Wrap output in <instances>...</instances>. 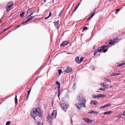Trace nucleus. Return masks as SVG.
<instances>
[{"instance_id":"f257e3e1","label":"nucleus","mask_w":125,"mask_h":125,"mask_svg":"<svg viewBox=\"0 0 125 125\" xmlns=\"http://www.w3.org/2000/svg\"><path fill=\"white\" fill-rule=\"evenodd\" d=\"M77 100H78L79 101H80L82 102V103H79L78 104H75L76 107L78 110L81 111L82 110L81 108V106L84 108H85L86 107L85 104L86 103V100L85 97L82 95H80L77 97Z\"/></svg>"},{"instance_id":"f03ea898","label":"nucleus","mask_w":125,"mask_h":125,"mask_svg":"<svg viewBox=\"0 0 125 125\" xmlns=\"http://www.w3.org/2000/svg\"><path fill=\"white\" fill-rule=\"evenodd\" d=\"M31 116L34 119L36 120L35 118V117L38 116L40 117L42 115V113L41 110L39 108H34L31 111Z\"/></svg>"},{"instance_id":"7ed1b4c3","label":"nucleus","mask_w":125,"mask_h":125,"mask_svg":"<svg viewBox=\"0 0 125 125\" xmlns=\"http://www.w3.org/2000/svg\"><path fill=\"white\" fill-rule=\"evenodd\" d=\"M57 111L56 110H53L52 114L51 115L48 114L47 116V120L49 123L50 125H52V121L54 118H55L57 115Z\"/></svg>"},{"instance_id":"20e7f679","label":"nucleus","mask_w":125,"mask_h":125,"mask_svg":"<svg viewBox=\"0 0 125 125\" xmlns=\"http://www.w3.org/2000/svg\"><path fill=\"white\" fill-rule=\"evenodd\" d=\"M13 4V2L12 1H11L8 2L7 4L8 6L5 7L7 11H9L10 10V8L12 7Z\"/></svg>"},{"instance_id":"39448f33","label":"nucleus","mask_w":125,"mask_h":125,"mask_svg":"<svg viewBox=\"0 0 125 125\" xmlns=\"http://www.w3.org/2000/svg\"><path fill=\"white\" fill-rule=\"evenodd\" d=\"M61 106L62 109L65 111L66 112V110L68 107V105L66 104L65 103H62L61 104Z\"/></svg>"},{"instance_id":"423d86ee","label":"nucleus","mask_w":125,"mask_h":125,"mask_svg":"<svg viewBox=\"0 0 125 125\" xmlns=\"http://www.w3.org/2000/svg\"><path fill=\"white\" fill-rule=\"evenodd\" d=\"M72 71V68L69 66H67V69L64 70V72L67 73H68L71 72Z\"/></svg>"},{"instance_id":"0eeeda50","label":"nucleus","mask_w":125,"mask_h":125,"mask_svg":"<svg viewBox=\"0 0 125 125\" xmlns=\"http://www.w3.org/2000/svg\"><path fill=\"white\" fill-rule=\"evenodd\" d=\"M56 84L58 85V97L59 98V96L60 94V83L59 82L57 81L56 82Z\"/></svg>"},{"instance_id":"6e6552de","label":"nucleus","mask_w":125,"mask_h":125,"mask_svg":"<svg viewBox=\"0 0 125 125\" xmlns=\"http://www.w3.org/2000/svg\"><path fill=\"white\" fill-rule=\"evenodd\" d=\"M83 119L86 122L89 123H92V122L93 121L92 120H90V119L87 118H83Z\"/></svg>"},{"instance_id":"1a4fd4ad","label":"nucleus","mask_w":125,"mask_h":125,"mask_svg":"<svg viewBox=\"0 0 125 125\" xmlns=\"http://www.w3.org/2000/svg\"><path fill=\"white\" fill-rule=\"evenodd\" d=\"M69 43V41H65L63 42L60 45V46H65V45H67Z\"/></svg>"},{"instance_id":"9d476101","label":"nucleus","mask_w":125,"mask_h":125,"mask_svg":"<svg viewBox=\"0 0 125 125\" xmlns=\"http://www.w3.org/2000/svg\"><path fill=\"white\" fill-rule=\"evenodd\" d=\"M118 38H117L116 39H115L113 40H111L110 42L108 44H112L114 42H116L118 40Z\"/></svg>"},{"instance_id":"9b49d317","label":"nucleus","mask_w":125,"mask_h":125,"mask_svg":"<svg viewBox=\"0 0 125 125\" xmlns=\"http://www.w3.org/2000/svg\"><path fill=\"white\" fill-rule=\"evenodd\" d=\"M35 17V16H31L30 17L28 18L27 19V20H26V21H25V22L23 23L22 24H24L25 23H26V22H27L33 19Z\"/></svg>"},{"instance_id":"f8f14e48","label":"nucleus","mask_w":125,"mask_h":125,"mask_svg":"<svg viewBox=\"0 0 125 125\" xmlns=\"http://www.w3.org/2000/svg\"><path fill=\"white\" fill-rule=\"evenodd\" d=\"M95 12V10H94L93 11H92V15L90 17H89L88 18V19L87 21H88L89 19H91V18H92V17H93V16L94 15Z\"/></svg>"},{"instance_id":"ddd939ff","label":"nucleus","mask_w":125,"mask_h":125,"mask_svg":"<svg viewBox=\"0 0 125 125\" xmlns=\"http://www.w3.org/2000/svg\"><path fill=\"white\" fill-rule=\"evenodd\" d=\"M98 95L99 98H104L105 97V95H104L102 94H98Z\"/></svg>"},{"instance_id":"4468645a","label":"nucleus","mask_w":125,"mask_h":125,"mask_svg":"<svg viewBox=\"0 0 125 125\" xmlns=\"http://www.w3.org/2000/svg\"><path fill=\"white\" fill-rule=\"evenodd\" d=\"M91 103L93 104L94 105H97L98 104L97 101L92 100L91 101Z\"/></svg>"},{"instance_id":"2eb2a0df","label":"nucleus","mask_w":125,"mask_h":125,"mask_svg":"<svg viewBox=\"0 0 125 125\" xmlns=\"http://www.w3.org/2000/svg\"><path fill=\"white\" fill-rule=\"evenodd\" d=\"M103 46L102 45L101 47H99L98 49L97 50L98 52H101L102 50H103V49H104Z\"/></svg>"},{"instance_id":"dca6fc26","label":"nucleus","mask_w":125,"mask_h":125,"mask_svg":"<svg viewBox=\"0 0 125 125\" xmlns=\"http://www.w3.org/2000/svg\"><path fill=\"white\" fill-rule=\"evenodd\" d=\"M112 112V111H107V112H105L104 113V115H106V114H109L110 113H111Z\"/></svg>"},{"instance_id":"f3484780","label":"nucleus","mask_w":125,"mask_h":125,"mask_svg":"<svg viewBox=\"0 0 125 125\" xmlns=\"http://www.w3.org/2000/svg\"><path fill=\"white\" fill-rule=\"evenodd\" d=\"M75 61L77 63H79V57L78 56L76 57L75 58Z\"/></svg>"},{"instance_id":"a211bd4d","label":"nucleus","mask_w":125,"mask_h":125,"mask_svg":"<svg viewBox=\"0 0 125 125\" xmlns=\"http://www.w3.org/2000/svg\"><path fill=\"white\" fill-rule=\"evenodd\" d=\"M125 114H122L120 115H117V117H118L119 116L120 118H123V116H125Z\"/></svg>"},{"instance_id":"6ab92c4d","label":"nucleus","mask_w":125,"mask_h":125,"mask_svg":"<svg viewBox=\"0 0 125 125\" xmlns=\"http://www.w3.org/2000/svg\"><path fill=\"white\" fill-rule=\"evenodd\" d=\"M15 100V104H17V95L16 94L15 95V97L14 99Z\"/></svg>"},{"instance_id":"aec40b11","label":"nucleus","mask_w":125,"mask_h":125,"mask_svg":"<svg viewBox=\"0 0 125 125\" xmlns=\"http://www.w3.org/2000/svg\"><path fill=\"white\" fill-rule=\"evenodd\" d=\"M25 13V11H23L22 13H21L20 15V17H23L24 16Z\"/></svg>"},{"instance_id":"412c9836","label":"nucleus","mask_w":125,"mask_h":125,"mask_svg":"<svg viewBox=\"0 0 125 125\" xmlns=\"http://www.w3.org/2000/svg\"><path fill=\"white\" fill-rule=\"evenodd\" d=\"M101 85L103 87H104L105 88H107V85L105 84L104 83H101Z\"/></svg>"},{"instance_id":"4be33fe9","label":"nucleus","mask_w":125,"mask_h":125,"mask_svg":"<svg viewBox=\"0 0 125 125\" xmlns=\"http://www.w3.org/2000/svg\"><path fill=\"white\" fill-rule=\"evenodd\" d=\"M59 21L58 20L57 22H53V23H54V25L55 27H56L59 24Z\"/></svg>"},{"instance_id":"5701e85b","label":"nucleus","mask_w":125,"mask_h":125,"mask_svg":"<svg viewBox=\"0 0 125 125\" xmlns=\"http://www.w3.org/2000/svg\"><path fill=\"white\" fill-rule=\"evenodd\" d=\"M32 8H31L28 9L27 11V13H29L31 12V11L32 10Z\"/></svg>"},{"instance_id":"b1692460","label":"nucleus","mask_w":125,"mask_h":125,"mask_svg":"<svg viewBox=\"0 0 125 125\" xmlns=\"http://www.w3.org/2000/svg\"><path fill=\"white\" fill-rule=\"evenodd\" d=\"M93 98H99L98 95V94H97V95H93Z\"/></svg>"},{"instance_id":"393cba45","label":"nucleus","mask_w":125,"mask_h":125,"mask_svg":"<svg viewBox=\"0 0 125 125\" xmlns=\"http://www.w3.org/2000/svg\"><path fill=\"white\" fill-rule=\"evenodd\" d=\"M83 57H82L80 58V59L79 60V63H81L83 60Z\"/></svg>"},{"instance_id":"a878e982","label":"nucleus","mask_w":125,"mask_h":125,"mask_svg":"<svg viewBox=\"0 0 125 125\" xmlns=\"http://www.w3.org/2000/svg\"><path fill=\"white\" fill-rule=\"evenodd\" d=\"M95 111L93 110H91L89 112H88V113L94 114H95Z\"/></svg>"},{"instance_id":"bb28decb","label":"nucleus","mask_w":125,"mask_h":125,"mask_svg":"<svg viewBox=\"0 0 125 125\" xmlns=\"http://www.w3.org/2000/svg\"><path fill=\"white\" fill-rule=\"evenodd\" d=\"M110 104H106L104 106H103V108H105L107 107L108 106H109L110 105Z\"/></svg>"},{"instance_id":"cd10ccee","label":"nucleus","mask_w":125,"mask_h":125,"mask_svg":"<svg viewBox=\"0 0 125 125\" xmlns=\"http://www.w3.org/2000/svg\"><path fill=\"white\" fill-rule=\"evenodd\" d=\"M108 82H111V80H110L107 78L105 77L104 78Z\"/></svg>"},{"instance_id":"c85d7f7f","label":"nucleus","mask_w":125,"mask_h":125,"mask_svg":"<svg viewBox=\"0 0 125 125\" xmlns=\"http://www.w3.org/2000/svg\"><path fill=\"white\" fill-rule=\"evenodd\" d=\"M58 71L59 72V75L62 73V71L61 69H59L58 70Z\"/></svg>"},{"instance_id":"c756f323","label":"nucleus","mask_w":125,"mask_h":125,"mask_svg":"<svg viewBox=\"0 0 125 125\" xmlns=\"http://www.w3.org/2000/svg\"><path fill=\"white\" fill-rule=\"evenodd\" d=\"M118 75V73H112L111 75L112 76H115Z\"/></svg>"},{"instance_id":"7c9ffc66","label":"nucleus","mask_w":125,"mask_h":125,"mask_svg":"<svg viewBox=\"0 0 125 125\" xmlns=\"http://www.w3.org/2000/svg\"><path fill=\"white\" fill-rule=\"evenodd\" d=\"M11 122L10 121H8L6 122V125H9L10 124Z\"/></svg>"},{"instance_id":"2f4dec72","label":"nucleus","mask_w":125,"mask_h":125,"mask_svg":"<svg viewBox=\"0 0 125 125\" xmlns=\"http://www.w3.org/2000/svg\"><path fill=\"white\" fill-rule=\"evenodd\" d=\"M98 52H98V51H97V50H96L94 52V55H96V54H97V53Z\"/></svg>"},{"instance_id":"473e14b6","label":"nucleus","mask_w":125,"mask_h":125,"mask_svg":"<svg viewBox=\"0 0 125 125\" xmlns=\"http://www.w3.org/2000/svg\"><path fill=\"white\" fill-rule=\"evenodd\" d=\"M123 65H124V63H121L119 64L118 65H117V66L118 67H120V66H121Z\"/></svg>"},{"instance_id":"72a5a7b5","label":"nucleus","mask_w":125,"mask_h":125,"mask_svg":"<svg viewBox=\"0 0 125 125\" xmlns=\"http://www.w3.org/2000/svg\"><path fill=\"white\" fill-rule=\"evenodd\" d=\"M103 52L104 53H105L107 51L108 49H107L105 50H104V49H103Z\"/></svg>"},{"instance_id":"f704fd0d","label":"nucleus","mask_w":125,"mask_h":125,"mask_svg":"<svg viewBox=\"0 0 125 125\" xmlns=\"http://www.w3.org/2000/svg\"><path fill=\"white\" fill-rule=\"evenodd\" d=\"M98 90H101L103 91H105V88H99Z\"/></svg>"},{"instance_id":"c9c22d12","label":"nucleus","mask_w":125,"mask_h":125,"mask_svg":"<svg viewBox=\"0 0 125 125\" xmlns=\"http://www.w3.org/2000/svg\"><path fill=\"white\" fill-rule=\"evenodd\" d=\"M22 24V23L21 24H20V25H18L17 26H16V27L18 28V27H20L21 26L23 25V24Z\"/></svg>"},{"instance_id":"e433bc0d","label":"nucleus","mask_w":125,"mask_h":125,"mask_svg":"<svg viewBox=\"0 0 125 125\" xmlns=\"http://www.w3.org/2000/svg\"><path fill=\"white\" fill-rule=\"evenodd\" d=\"M88 29V28L87 27H85L83 28V31H84L86 30L87 29Z\"/></svg>"},{"instance_id":"4c0bfd02","label":"nucleus","mask_w":125,"mask_h":125,"mask_svg":"<svg viewBox=\"0 0 125 125\" xmlns=\"http://www.w3.org/2000/svg\"><path fill=\"white\" fill-rule=\"evenodd\" d=\"M102 46H103V48L104 49V48L106 47H107L108 46H109V45H103Z\"/></svg>"},{"instance_id":"58836bf2","label":"nucleus","mask_w":125,"mask_h":125,"mask_svg":"<svg viewBox=\"0 0 125 125\" xmlns=\"http://www.w3.org/2000/svg\"><path fill=\"white\" fill-rule=\"evenodd\" d=\"M31 88L30 89V90L28 91V95H29V94H30V92H31Z\"/></svg>"},{"instance_id":"ea45409f","label":"nucleus","mask_w":125,"mask_h":125,"mask_svg":"<svg viewBox=\"0 0 125 125\" xmlns=\"http://www.w3.org/2000/svg\"><path fill=\"white\" fill-rule=\"evenodd\" d=\"M63 11V10H62L60 12V14H59V15H58V16H59L60 15V14L62 13V12Z\"/></svg>"},{"instance_id":"a19ab883","label":"nucleus","mask_w":125,"mask_h":125,"mask_svg":"<svg viewBox=\"0 0 125 125\" xmlns=\"http://www.w3.org/2000/svg\"><path fill=\"white\" fill-rule=\"evenodd\" d=\"M92 69L93 70H94L95 69V67H94V66H92Z\"/></svg>"},{"instance_id":"79ce46f5","label":"nucleus","mask_w":125,"mask_h":125,"mask_svg":"<svg viewBox=\"0 0 125 125\" xmlns=\"http://www.w3.org/2000/svg\"><path fill=\"white\" fill-rule=\"evenodd\" d=\"M41 123L40 122H39L37 123V125H40V124Z\"/></svg>"},{"instance_id":"37998d69","label":"nucleus","mask_w":125,"mask_h":125,"mask_svg":"<svg viewBox=\"0 0 125 125\" xmlns=\"http://www.w3.org/2000/svg\"><path fill=\"white\" fill-rule=\"evenodd\" d=\"M7 30H7V29L6 28V29H5L4 30H3L2 31V32L1 33H2V32H4V31H6Z\"/></svg>"},{"instance_id":"c03bdc74","label":"nucleus","mask_w":125,"mask_h":125,"mask_svg":"<svg viewBox=\"0 0 125 125\" xmlns=\"http://www.w3.org/2000/svg\"><path fill=\"white\" fill-rule=\"evenodd\" d=\"M78 8V7L76 6L75 7V9H74V10L73 11V12H75V11L76 10V9H77Z\"/></svg>"},{"instance_id":"a18cd8bd","label":"nucleus","mask_w":125,"mask_h":125,"mask_svg":"<svg viewBox=\"0 0 125 125\" xmlns=\"http://www.w3.org/2000/svg\"><path fill=\"white\" fill-rule=\"evenodd\" d=\"M51 15H52V13L51 12H50L49 13V15L48 16L49 17H50Z\"/></svg>"},{"instance_id":"49530a36","label":"nucleus","mask_w":125,"mask_h":125,"mask_svg":"<svg viewBox=\"0 0 125 125\" xmlns=\"http://www.w3.org/2000/svg\"><path fill=\"white\" fill-rule=\"evenodd\" d=\"M33 12L31 13L29 16L27 17H28L30 16H31V15H32L33 14Z\"/></svg>"},{"instance_id":"de8ad7c7","label":"nucleus","mask_w":125,"mask_h":125,"mask_svg":"<svg viewBox=\"0 0 125 125\" xmlns=\"http://www.w3.org/2000/svg\"><path fill=\"white\" fill-rule=\"evenodd\" d=\"M120 10V9H116L115 10V11L116 12H117L119 11Z\"/></svg>"},{"instance_id":"09e8293b","label":"nucleus","mask_w":125,"mask_h":125,"mask_svg":"<svg viewBox=\"0 0 125 125\" xmlns=\"http://www.w3.org/2000/svg\"><path fill=\"white\" fill-rule=\"evenodd\" d=\"M49 17V16H48L47 17H46L45 19V20H46L47 19H48Z\"/></svg>"},{"instance_id":"8fccbe9b","label":"nucleus","mask_w":125,"mask_h":125,"mask_svg":"<svg viewBox=\"0 0 125 125\" xmlns=\"http://www.w3.org/2000/svg\"><path fill=\"white\" fill-rule=\"evenodd\" d=\"M81 2H80L78 4V5H77V6H76V7H78L80 5V3H81Z\"/></svg>"},{"instance_id":"3c124183","label":"nucleus","mask_w":125,"mask_h":125,"mask_svg":"<svg viewBox=\"0 0 125 125\" xmlns=\"http://www.w3.org/2000/svg\"><path fill=\"white\" fill-rule=\"evenodd\" d=\"M29 95H28H28H27V98H26V100H27V99L29 97Z\"/></svg>"},{"instance_id":"603ef678","label":"nucleus","mask_w":125,"mask_h":125,"mask_svg":"<svg viewBox=\"0 0 125 125\" xmlns=\"http://www.w3.org/2000/svg\"><path fill=\"white\" fill-rule=\"evenodd\" d=\"M11 27V26H10V27H8V28H7V30H8L9 29H10V27Z\"/></svg>"},{"instance_id":"864d4df0","label":"nucleus","mask_w":125,"mask_h":125,"mask_svg":"<svg viewBox=\"0 0 125 125\" xmlns=\"http://www.w3.org/2000/svg\"><path fill=\"white\" fill-rule=\"evenodd\" d=\"M71 123H72L73 122H72V118H71Z\"/></svg>"},{"instance_id":"5fc2aeb1","label":"nucleus","mask_w":125,"mask_h":125,"mask_svg":"<svg viewBox=\"0 0 125 125\" xmlns=\"http://www.w3.org/2000/svg\"><path fill=\"white\" fill-rule=\"evenodd\" d=\"M95 45H94V46L93 47V49H94L95 48Z\"/></svg>"},{"instance_id":"6e6d98bb","label":"nucleus","mask_w":125,"mask_h":125,"mask_svg":"<svg viewBox=\"0 0 125 125\" xmlns=\"http://www.w3.org/2000/svg\"><path fill=\"white\" fill-rule=\"evenodd\" d=\"M95 113L97 114L98 113V112L97 111H95Z\"/></svg>"},{"instance_id":"4d7b16f0","label":"nucleus","mask_w":125,"mask_h":125,"mask_svg":"<svg viewBox=\"0 0 125 125\" xmlns=\"http://www.w3.org/2000/svg\"><path fill=\"white\" fill-rule=\"evenodd\" d=\"M38 77H37L35 79V80H36L38 78Z\"/></svg>"},{"instance_id":"13d9d810","label":"nucleus","mask_w":125,"mask_h":125,"mask_svg":"<svg viewBox=\"0 0 125 125\" xmlns=\"http://www.w3.org/2000/svg\"><path fill=\"white\" fill-rule=\"evenodd\" d=\"M96 92H100V91H96Z\"/></svg>"},{"instance_id":"bf43d9fd","label":"nucleus","mask_w":125,"mask_h":125,"mask_svg":"<svg viewBox=\"0 0 125 125\" xmlns=\"http://www.w3.org/2000/svg\"><path fill=\"white\" fill-rule=\"evenodd\" d=\"M121 74L120 73H118V75H121Z\"/></svg>"},{"instance_id":"052dcab7","label":"nucleus","mask_w":125,"mask_h":125,"mask_svg":"<svg viewBox=\"0 0 125 125\" xmlns=\"http://www.w3.org/2000/svg\"><path fill=\"white\" fill-rule=\"evenodd\" d=\"M46 0H44V2H46Z\"/></svg>"},{"instance_id":"680f3d73","label":"nucleus","mask_w":125,"mask_h":125,"mask_svg":"<svg viewBox=\"0 0 125 125\" xmlns=\"http://www.w3.org/2000/svg\"><path fill=\"white\" fill-rule=\"evenodd\" d=\"M103 106H102L100 108H103Z\"/></svg>"},{"instance_id":"e2e57ef3","label":"nucleus","mask_w":125,"mask_h":125,"mask_svg":"<svg viewBox=\"0 0 125 125\" xmlns=\"http://www.w3.org/2000/svg\"><path fill=\"white\" fill-rule=\"evenodd\" d=\"M59 28V27H58V26H57V29H58Z\"/></svg>"},{"instance_id":"0e129e2a","label":"nucleus","mask_w":125,"mask_h":125,"mask_svg":"<svg viewBox=\"0 0 125 125\" xmlns=\"http://www.w3.org/2000/svg\"><path fill=\"white\" fill-rule=\"evenodd\" d=\"M123 63H124V65L125 64V62H124Z\"/></svg>"},{"instance_id":"69168bd1","label":"nucleus","mask_w":125,"mask_h":125,"mask_svg":"<svg viewBox=\"0 0 125 125\" xmlns=\"http://www.w3.org/2000/svg\"><path fill=\"white\" fill-rule=\"evenodd\" d=\"M123 113H125V111H124L123 112Z\"/></svg>"},{"instance_id":"338daca9","label":"nucleus","mask_w":125,"mask_h":125,"mask_svg":"<svg viewBox=\"0 0 125 125\" xmlns=\"http://www.w3.org/2000/svg\"><path fill=\"white\" fill-rule=\"evenodd\" d=\"M112 86H110V87H111V88H112Z\"/></svg>"},{"instance_id":"774afa93","label":"nucleus","mask_w":125,"mask_h":125,"mask_svg":"<svg viewBox=\"0 0 125 125\" xmlns=\"http://www.w3.org/2000/svg\"><path fill=\"white\" fill-rule=\"evenodd\" d=\"M1 21H2L1 20H0V22H1Z\"/></svg>"}]
</instances>
